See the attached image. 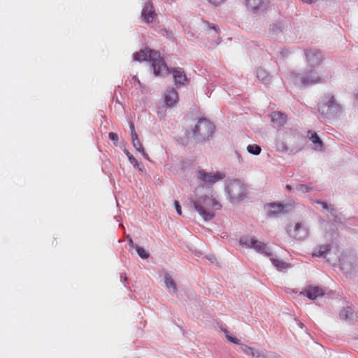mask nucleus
Returning a JSON list of instances; mask_svg holds the SVG:
<instances>
[{
  "label": "nucleus",
  "mask_w": 358,
  "mask_h": 358,
  "mask_svg": "<svg viewBox=\"0 0 358 358\" xmlns=\"http://www.w3.org/2000/svg\"><path fill=\"white\" fill-rule=\"evenodd\" d=\"M164 282H165V286L167 289H172L173 293H176L177 292L176 284L174 282L173 279L171 277V275L167 272L164 273Z\"/></svg>",
  "instance_id": "nucleus-22"
},
{
  "label": "nucleus",
  "mask_w": 358,
  "mask_h": 358,
  "mask_svg": "<svg viewBox=\"0 0 358 358\" xmlns=\"http://www.w3.org/2000/svg\"><path fill=\"white\" fill-rule=\"evenodd\" d=\"M134 147L139 152H143V148L139 140L132 141Z\"/></svg>",
  "instance_id": "nucleus-32"
},
{
  "label": "nucleus",
  "mask_w": 358,
  "mask_h": 358,
  "mask_svg": "<svg viewBox=\"0 0 358 358\" xmlns=\"http://www.w3.org/2000/svg\"><path fill=\"white\" fill-rule=\"evenodd\" d=\"M155 16L156 13L152 2L150 1H145L141 12L143 21L146 23H150Z\"/></svg>",
  "instance_id": "nucleus-13"
},
{
  "label": "nucleus",
  "mask_w": 358,
  "mask_h": 358,
  "mask_svg": "<svg viewBox=\"0 0 358 358\" xmlns=\"http://www.w3.org/2000/svg\"><path fill=\"white\" fill-rule=\"evenodd\" d=\"M289 205H284L281 203H269L267 206V215L268 217H275L282 213L288 212L286 209ZM292 205H290V207Z\"/></svg>",
  "instance_id": "nucleus-14"
},
{
  "label": "nucleus",
  "mask_w": 358,
  "mask_h": 358,
  "mask_svg": "<svg viewBox=\"0 0 358 358\" xmlns=\"http://www.w3.org/2000/svg\"><path fill=\"white\" fill-rule=\"evenodd\" d=\"M312 187L309 186V185H304V184H299L298 185H296V190L297 192H299L301 193H307V192H309L312 190Z\"/></svg>",
  "instance_id": "nucleus-29"
},
{
  "label": "nucleus",
  "mask_w": 358,
  "mask_h": 358,
  "mask_svg": "<svg viewBox=\"0 0 358 358\" xmlns=\"http://www.w3.org/2000/svg\"><path fill=\"white\" fill-rule=\"evenodd\" d=\"M127 239L128 240L129 246L134 248L135 245L134 244V241H133L131 237L129 235H127Z\"/></svg>",
  "instance_id": "nucleus-38"
},
{
  "label": "nucleus",
  "mask_w": 358,
  "mask_h": 358,
  "mask_svg": "<svg viewBox=\"0 0 358 358\" xmlns=\"http://www.w3.org/2000/svg\"><path fill=\"white\" fill-rule=\"evenodd\" d=\"M247 150L251 155H259L262 151V148L257 144H252L248 145Z\"/></svg>",
  "instance_id": "nucleus-26"
},
{
  "label": "nucleus",
  "mask_w": 358,
  "mask_h": 358,
  "mask_svg": "<svg viewBox=\"0 0 358 358\" xmlns=\"http://www.w3.org/2000/svg\"><path fill=\"white\" fill-rule=\"evenodd\" d=\"M352 309L348 306L340 311L339 317L341 320H348L352 317Z\"/></svg>",
  "instance_id": "nucleus-23"
},
{
  "label": "nucleus",
  "mask_w": 358,
  "mask_h": 358,
  "mask_svg": "<svg viewBox=\"0 0 358 358\" xmlns=\"http://www.w3.org/2000/svg\"><path fill=\"white\" fill-rule=\"evenodd\" d=\"M108 137L112 141L114 142L115 144L117 143L118 141V136L115 133L110 132L108 134Z\"/></svg>",
  "instance_id": "nucleus-35"
},
{
  "label": "nucleus",
  "mask_w": 358,
  "mask_h": 358,
  "mask_svg": "<svg viewBox=\"0 0 358 358\" xmlns=\"http://www.w3.org/2000/svg\"><path fill=\"white\" fill-rule=\"evenodd\" d=\"M286 189H287L289 192H294V189L292 188V186H290V185H287V186H286Z\"/></svg>",
  "instance_id": "nucleus-45"
},
{
  "label": "nucleus",
  "mask_w": 358,
  "mask_h": 358,
  "mask_svg": "<svg viewBox=\"0 0 358 358\" xmlns=\"http://www.w3.org/2000/svg\"><path fill=\"white\" fill-rule=\"evenodd\" d=\"M131 136L132 141H135L139 140L138 137V135H137V134L136 132H134V133L131 134Z\"/></svg>",
  "instance_id": "nucleus-39"
},
{
  "label": "nucleus",
  "mask_w": 358,
  "mask_h": 358,
  "mask_svg": "<svg viewBox=\"0 0 358 358\" xmlns=\"http://www.w3.org/2000/svg\"><path fill=\"white\" fill-rule=\"evenodd\" d=\"M141 153L143 155V157H144L145 159H149L148 155V154H146V153L145 152V150H143V152H141Z\"/></svg>",
  "instance_id": "nucleus-46"
},
{
  "label": "nucleus",
  "mask_w": 358,
  "mask_h": 358,
  "mask_svg": "<svg viewBox=\"0 0 358 358\" xmlns=\"http://www.w3.org/2000/svg\"><path fill=\"white\" fill-rule=\"evenodd\" d=\"M134 60L136 62H150L153 73L156 76L165 77L169 73H172L176 86H183L188 83L183 69L176 67L170 69L158 51L149 48L141 50L134 54Z\"/></svg>",
  "instance_id": "nucleus-1"
},
{
  "label": "nucleus",
  "mask_w": 358,
  "mask_h": 358,
  "mask_svg": "<svg viewBox=\"0 0 358 358\" xmlns=\"http://www.w3.org/2000/svg\"><path fill=\"white\" fill-rule=\"evenodd\" d=\"M319 113L325 117L338 118L343 113L341 105L331 94H324L318 103Z\"/></svg>",
  "instance_id": "nucleus-3"
},
{
  "label": "nucleus",
  "mask_w": 358,
  "mask_h": 358,
  "mask_svg": "<svg viewBox=\"0 0 358 358\" xmlns=\"http://www.w3.org/2000/svg\"><path fill=\"white\" fill-rule=\"evenodd\" d=\"M270 260L271 261L272 264L279 270L285 269L289 267V264L287 263L281 259L273 258L272 256H271Z\"/></svg>",
  "instance_id": "nucleus-24"
},
{
  "label": "nucleus",
  "mask_w": 358,
  "mask_h": 358,
  "mask_svg": "<svg viewBox=\"0 0 358 358\" xmlns=\"http://www.w3.org/2000/svg\"><path fill=\"white\" fill-rule=\"evenodd\" d=\"M174 206H175V208H176V210L177 211V213L180 215H182V210H181V206L179 203V202L178 201H176L174 202Z\"/></svg>",
  "instance_id": "nucleus-37"
},
{
  "label": "nucleus",
  "mask_w": 358,
  "mask_h": 358,
  "mask_svg": "<svg viewBox=\"0 0 358 358\" xmlns=\"http://www.w3.org/2000/svg\"><path fill=\"white\" fill-rule=\"evenodd\" d=\"M210 3L215 6H217L224 3L226 0H208Z\"/></svg>",
  "instance_id": "nucleus-36"
},
{
  "label": "nucleus",
  "mask_w": 358,
  "mask_h": 358,
  "mask_svg": "<svg viewBox=\"0 0 358 358\" xmlns=\"http://www.w3.org/2000/svg\"><path fill=\"white\" fill-rule=\"evenodd\" d=\"M204 23H205V24L207 26V29H213V30H214V31H215V33H216L217 34H219V32H218V29H217V26H216L215 24H210V23H209L208 22H206V21L204 22Z\"/></svg>",
  "instance_id": "nucleus-34"
},
{
  "label": "nucleus",
  "mask_w": 358,
  "mask_h": 358,
  "mask_svg": "<svg viewBox=\"0 0 358 358\" xmlns=\"http://www.w3.org/2000/svg\"><path fill=\"white\" fill-rule=\"evenodd\" d=\"M164 101L167 106H173L178 101L177 91L173 87L167 88L164 95Z\"/></svg>",
  "instance_id": "nucleus-15"
},
{
  "label": "nucleus",
  "mask_w": 358,
  "mask_h": 358,
  "mask_svg": "<svg viewBox=\"0 0 358 358\" xmlns=\"http://www.w3.org/2000/svg\"><path fill=\"white\" fill-rule=\"evenodd\" d=\"M271 117V121L275 127H282L287 122V115L281 112H273Z\"/></svg>",
  "instance_id": "nucleus-16"
},
{
  "label": "nucleus",
  "mask_w": 358,
  "mask_h": 358,
  "mask_svg": "<svg viewBox=\"0 0 358 358\" xmlns=\"http://www.w3.org/2000/svg\"><path fill=\"white\" fill-rule=\"evenodd\" d=\"M331 76L330 73L326 71L315 69L310 73V69H307V71L301 75L300 80L302 85H309L324 83Z\"/></svg>",
  "instance_id": "nucleus-6"
},
{
  "label": "nucleus",
  "mask_w": 358,
  "mask_h": 358,
  "mask_svg": "<svg viewBox=\"0 0 358 358\" xmlns=\"http://www.w3.org/2000/svg\"><path fill=\"white\" fill-rule=\"evenodd\" d=\"M191 203L205 221L211 220L215 217V213L210 210V208L215 210H220L222 208L221 203L213 196L204 195L196 201L192 200Z\"/></svg>",
  "instance_id": "nucleus-2"
},
{
  "label": "nucleus",
  "mask_w": 358,
  "mask_h": 358,
  "mask_svg": "<svg viewBox=\"0 0 358 358\" xmlns=\"http://www.w3.org/2000/svg\"><path fill=\"white\" fill-rule=\"evenodd\" d=\"M357 69H358V68H357Z\"/></svg>",
  "instance_id": "nucleus-49"
},
{
  "label": "nucleus",
  "mask_w": 358,
  "mask_h": 358,
  "mask_svg": "<svg viewBox=\"0 0 358 358\" xmlns=\"http://www.w3.org/2000/svg\"><path fill=\"white\" fill-rule=\"evenodd\" d=\"M295 320L296 321L297 325L300 328H301V329L304 328L305 326H304L303 323H302L301 321H299L297 318H295Z\"/></svg>",
  "instance_id": "nucleus-41"
},
{
  "label": "nucleus",
  "mask_w": 358,
  "mask_h": 358,
  "mask_svg": "<svg viewBox=\"0 0 358 358\" xmlns=\"http://www.w3.org/2000/svg\"><path fill=\"white\" fill-rule=\"evenodd\" d=\"M224 332L226 334V338H227V340L229 341H230L234 344H241L240 340H238L237 338L229 335L228 334L229 332L227 330H224Z\"/></svg>",
  "instance_id": "nucleus-31"
},
{
  "label": "nucleus",
  "mask_w": 358,
  "mask_h": 358,
  "mask_svg": "<svg viewBox=\"0 0 358 358\" xmlns=\"http://www.w3.org/2000/svg\"><path fill=\"white\" fill-rule=\"evenodd\" d=\"M138 255L142 259H148L149 257V254L146 252V250L137 245L134 247Z\"/></svg>",
  "instance_id": "nucleus-28"
},
{
  "label": "nucleus",
  "mask_w": 358,
  "mask_h": 358,
  "mask_svg": "<svg viewBox=\"0 0 358 358\" xmlns=\"http://www.w3.org/2000/svg\"><path fill=\"white\" fill-rule=\"evenodd\" d=\"M240 244L247 248H252L257 252L264 254L267 257L272 256V253L267 245L255 239L254 237H243L239 241Z\"/></svg>",
  "instance_id": "nucleus-7"
},
{
  "label": "nucleus",
  "mask_w": 358,
  "mask_h": 358,
  "mask_svg": "<svg viewBox=\"0 0 358 358\" xmlns=\"http://www.w3.org/2000/svg\"><path fill=\"white\" fill-rule=\"evenodd\" d=\"M129 129H130V131H131V134L134 133V132H136L135 131V128H134V124L133 122H130L129 123Z\"/></svg>",
  "instance_id": "nucleus-42"
},
{
  "label": "nucleus",
  "mask_w": 358,
  "mask_h": 358,
  "mask_svg": "<svg viewBox=\"0 0 358 358\" xmlns=\"http://www.w3.org/2000/svg\"><path fill=\"white\" fill-rule=\"evenodd\" d=\"M124 153L128 157L129 162L133 164L135 167H138L139 171H142V168L140 166V164L138 161L134 158V157L127 150H124Z\"/></svg>",
  "instance_id": "nucleus-27"
},
{
  "label": "nucleus",
  "mask_w": 358,
  "mask_h": 358,
  "mask_svg": "<svg viewBox=\"0 0 358 358\" xmlns=\"http://www.w3.org/2000/svg\"><path fill=\"white\" fill-rule=\"evenodd\" d=\"M215 130V127L211 122L205 118H201L192 129V134L197 142L203 143L209 141Z\"/></svg>",
  "instance_id": "nucleus-4"
},
{
  "label": "nucleus",
  "mask_w": 358,
  "mask_h": 358,
  "mask_svg": "<svg viewBox=\"0 0 358 358\" xmlns=\"http://www.w3.org/2000/svg\"><path fill=\"white\" fill-rule=\"evenodd\" d=\"M198 177L201 181L202 187L213 185L220 180L224 178V174L216 173H208L205 172L203 170L198 171Z\"/></svg>",
  "instance_id": "nucleus-11"
},
{
  "label": "nucleus",
  "mask_w": 358,
  "mask_h": 358,
  "mask_svg": "<svg viewBox=\"0 0 358 358\" xmlns=\"http://www.w3.org/2000/svg\"><path fill=\"white\" fill-rule=\"evenodd\" d=\"M310 139L315 144L316 149L322 150L323 143L316 133H312Z\"/></svg>",
  "instance_id": "nucleus-25"
},
{
  "label": "nucleus",
  "mask_w": 358,
  "mask_h": 358,
  "mask_svg": "<svg viewBox=\"0 0 358 358\" xmlns=\"http://www.w3.org/2000/svg\"><path fill=\"white\" fill-rule=\"evenodd\" d=\"M269 358H280V357L275 352H270Z\"/></svg>",
  "instance_id": "nucleus-40"
},
{
  "label": "nucleus",
  "mask_w": 358,
  "mask_h": 358,
  "mask_svg": "<svg viewBox=\"0 0 358 358\" xmlns=\"http://www.w3.org/2000/svg\"><path fill=\"white\" fill-rule=\"evenodd\" d=\"M284 29V24L280 22H277L270 25L269 32L273 36H278L280 34L282 33Z\"/></svg>",
  "instance_id": "nucleus-20"
},
{
  "label": "nucleus",
  "mask_w": 358,
  "mask_h": 358,
  "mask_svg": "<svg viewBox=\"0 0 358 358\" xmlns=\"http://www.w3.org/2000/svg\"><path fill=\"white\" fill-rule=\"evenodd\" d=\"M247 8L255 14H263L269 7L268 0H245Z\"/></svg>",
  "instance_id": "nucleus-10"
},
{
  "label": "nucleus",
  "mask_w": 358,
  "mask_h": 358,
  "mask_svg": "<svg viewBox=\"0 0 358 358\" xmlns=\"http://www.w3.org/2000/svg\"><path fill=\"white\" fill-rule=\"evenodd\" d=\"M277 150L282 152H287L289 154H294L301 150V147L288 148L287 145L283 142L279 143L277 145Z\"/></svg>",
  "instance_id": "nucleus-21"
},
{
  "label": "nucleus",
  "mask_w": 358,
  "mask_h": 358,
  "mask_svg": "<svg viewBox=\"0 0 358 358\" xmlns=\"http://www.w3.org/2000/svg\"><path fill=\"white\" fill-rule=\"evenodd\" d=\"M235 155H236V157L238 158V162H242V160H243V159H242V157H241V156L240 153H238V152H236H236H235Z\"/></svg>",
  "instance_id": "nucleus-43"
},
{
  "label": "nucleus",
  "mask_w": 358,
  "mask_h": 358,
  "mask_svg": "<svg viewBox=\"0 0 358 358\" xmlns=\"http://www.w3.org/2000/svg\"><path fill=\"white\" fill-rule=\"evenodd\" d=\"M316 203L320 204L324 209L328 210L331 213V215L333 217H334V221L336 222H341V218L337 215L336 209H335L333 206L329 205L327 203H326L324 201H317Z\"/></svg>",
  "instance_id": "nucleus-19"
},
{
  "label": "nucleus",
  "mask_w": 358,
  "mask_h": 358,
  "mask_svg": "<svg viewBox=\"0 0 358 358\" xmlns=\"http://www.w3.org/2000/svg\"><path fill=\"white\" fill-rule=\"evenodd\" d=\"M120 278H121V280L126 281L127 280V277L126 275V273H121Z\"/></svg>",
  "instance_id": "nucleus-44"
},
{
  "label": "nucleus",
  "mask_w": 358,
  "mask_h": 358,
  "mask_svg": "<svg viewBox=\"0 0 358 358\" xmlns=\"http://www.w3.org/2000/svg\"><path fill=\"white\" fill-rule=\"evenodd\" d=\"M134 80H137V81H138V83L140 84V81L138 80V78H137V77H136V76H134Z\"/></svg>",
  "instance_id": "nucleus-47"
},
{
  "label": "nucleus",
  "mask_w": 358,
  "mask_h": 358,
  "mask_svg": "<svg viewBox=\"0 0 358 358\" xmlns=\"http://www.w3.org/2000/svg\"><path fill=\"white\" fill-rule=\"evenodd\" d=\"M164 31L167 34V35H171V34L170 32H169L168 31H166V29H164Z\"/></svg>",
  "instance_id": "nucleus-48"
},
{
  "label": "nucleus",
  "mask_w": 358,
  "mask_h": 358,
  "mask_svg": "<svg viewBox=\"0 0 358 358\" xmlns=\"http://www.w3.org/2000/svg\"><path fill=\"white\" fill-rule=\"evenodd\" d=\"M253 358H269V354L266 355L263 352L256 350L253 355Z\"/></svg>",
  "instance_id": "nucleus-33"
},
{
  "label": "nucleus",
  "mask_w": 358,
  "mask_h": 358,
  "mask_svg": "<svg viewBox=\"0 0 358 358\" xmlns=\"http://www.w3.org/2000/svg\"><path fill=\"white\" fill-rule=\"evenodd\" d=\"M257 78L265 85H268L271 80V76L265 69L262 68H259L257 70Z\"/></svg>",
  "instance_id": "nucleus-17"
},
{
  "label": "nucleus",
  "mask_w": 358,
  "mask_h": 358,
  "mask_svg": "<svg viewBox=\"0 0 358 358\" xmlns=\"http://www.w3.org/2000/svg\"><path fill=\"white\" fill-rule=\"evenodd\" d=\"M307 62V69H310L312 73L315 69H320L319 66L322 62L323 55L321 51L310 49L305 51Z\"/></svg>",
  "instance_id": "nucleus-9"
},
{
  "label": "nucleus",
  "mask_w": 358,
  "mask_h": 358,
  "mask_svg": "<svg viewBox=\"0 0 358 358\" xmlns=\"http://www.w3.org/2000/svg\"><path fill=\"white\" fill-rule=\"evenodd\" d=\"M325 293V289L320 286L309 285L306 287L301 294L307 296L310 300H315L317 297L322 296Z\"/></svg>",
  "instance_id": "nucleus-12"
},
{
  "label": "nucleus",
  "mask_w": 358,
  "mask_h": 358,
  "mask_svg": "<svg viewBox=\"0 0 358 358\" xmlns=\"http://www.w3.org/2000/svg\"><path fill=\"white\" fill-rule=\"evenodd\" d=\"M330 245L329 244L319 245L315 248L314 251L312 252V256L317 257H324L330 251Z\"/></svg>",
  "instance_id": "nucleus-18"
},
{
  "label": "nucleus",
  "mask_w": 358,
  "mask_h": 358,
  "mask_svg": "<svg viewBox=\"0 0 358 358\" xmlns=\"http://www.w3.org/2000/svg\"><path fill=\"white\" fill-rule=\"evenodd\" d=\"M286 231L289 236L299 241L305 240L309 236V228L304 222H297L294 226L289 224Z\"/></svg>",
  "instance_id": "nucleus-8"
},
{
  "label": "nucleus",
  "mask_w": 358,
  "mask_h": 358,
  "mask_svg": "<svg viewBox=\"0 0 358 358\" xmlns=\"http://www.w3.org/2000/svg\"><path fill=\"white\" fill-rule=\"evenodd\" d=\"M231 203H238L246 196V187L245 184L239 180L229 181L225 187Z\"/></svg>",
  "instance_id": "nucleus-5"
},
{
  "label": "nucleus",
  "mask_w": 358,
  "mask_h": 358,
  "mask_svg": "<svg viewBox=\"0 0 358 358\" xmlns=\"http://www.w3.org/2000/svg\"><path fill=\"white\" fill-rule=\"evenodd\" d=\"M240 348L244 353H245L246 355H251L252 357H253V355L256 351V350H255L254 348L248 346L247 345L245 344H241Z\"/></svg>",
  "instance_id": "nucleus-30"
}]
</instances>
